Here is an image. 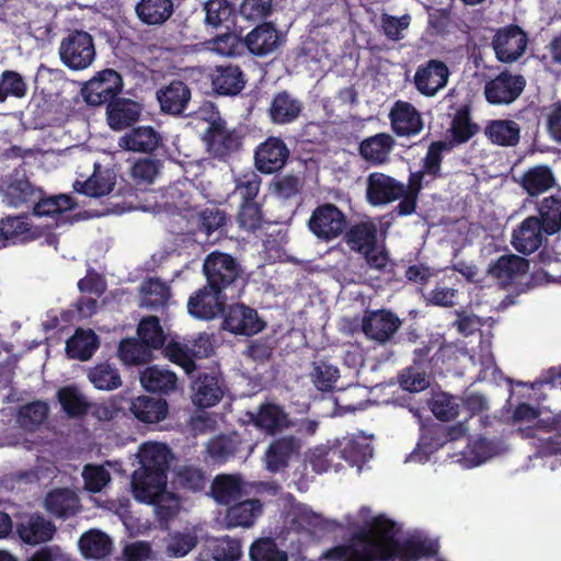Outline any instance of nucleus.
Masks as SVG:
<instances>
[{"label": "nucleus", "instance_id": "obj_1", "mask_svg": "<svg viewBox=\"0 0 561 561\" xmlns=\"http://www.w3.org/2000/svg\"><path fill=\"white\" fill-rule=\"evenodd\" d=\"M400 527L385 515L373 518L369 526L354 531L342 545L325 550L322 561H419L438 554L439 542L421 534L400 541Z\"/></svg>", "mask_w": 561, "mask_h": 561}, {"label": "nucleus", "instance_id": "obj_2", "mask_svg": "<svg viewBox=\"0 0 561 561\" xmlns=\"http://www.w3.org/2000/svg\"><path fill=\"white\" fill-rule=\"evenodd\" d=\"M138 456L140 467L134 471L130 481L134 497L140 503L154 505L161 517H173L176 514V504H163L165 497H171L165 491L170 448L164 444L147 443L141 446Z\"/></svg>", "mask_w": 561, "mask_h": 561}, {"label": "nucleus", "instance_id": "obj_3", "mask_svg": "<svg viewBox=\"0 0 561 561\" xmlns=\"http://www.w3.org/2000/svg\"><path fill=\"white\" fill-rule=\"evenodd\" d=\"M203 275L210 287L221 289L233 297L243 283V267L237 257L229 253L213 251L203 262Z\"/></svg>", "mask_w": 561, "mask_h": 561}, {"label": "nucleus", "instance_id": "obj_4", "mask_svg": "<svg viewBox=\"0 0 561 561\" xmlns=\"http://www.w3.org/2000/svg\"><path fill=\"white\" fill-rule=\"evenodd\" d=\"M58 54L60 61L70 70L89 68L95 59L94 39L83 30L69 31L60 41Z\"/></svg>", "mask_w": 561, "mask_h": 561}, {"label": "nucleus", "instance_id": "obj_5", "mask_svg": "<svg viewBox=\"0 0 561 561\" xmlns=\"http://www.w3.org/2000/svg\"><path fill=\"white\" fill-rule=\"evenodd\" d=\"M307 226L317 239L331 242L344 233L348 220L345 213L335 204L323 203L312 210Z\"/></svg>", "mask_w": 561, "mask_h": 561}, {"label": "nucleus", "instance_id": "obj_6", "mask_svg": "<svg viewBox=\"0 0 561 561\" xmlns=\"http://www.w3.org/2000/svg\"><path fill=\"white\" fill-rule=\"evenodd\" d=\"M124 88L123 77L114 69L98 71L81 88L84 102L91 106L106 105L119 96Z\"/></svg>", "mask_w": 561, "mask_h": 561}, {"label": "nucleus", "instance_id": "obj_7", "mask_svg": "<svg viewBox=\"0 0 561 561\" xmlns=\"http://www.w3.org/2000/svg\"><path fill=\"white\" fill-rule=\"evenodd\" d=\"M112 413L128 409L134 417L144 424H157L163 421L169 413L165 399L139 396L135 399L115 397L110 402Z\"/></svg>", "mask_w": 561, "mask_h": 561}, {"label": "nucleus", "instance_id": "obj_8", "mask_svg": "<svg viewBox=\"0 0 561 561\" xmlns=\"http://www.w3.org/2000/svg\"><path fill=\"white\" fill-rule=\"evenodd\" d=\"M207 151L215 159L226 161L242 146V138L236 129H229L224 118L217 115L203 135Z\"/></svg>", "mask_w": 561, "mask_h": 561}, {"label": "nucleus", "instance_id": "obj_9", "mask_svg": "<svg viewBox=\"0 0 561 561\" xmlns=\"http://www.w3.org/2000/svg\"><path fill=\"white\" fill-rule=\"evenodd\" d=\"M229 297V294L206 283L190 296L187 311L199 320L216 319L225 313Z\"/></svg>", "mask_w": 561, "mask_h": 561}, {"label": "nucleus", "instance_id": "obj_10", "mask_svg": "<svg viewBox=\"0 0 561 561\" xmlns=\"http://www.w3.org/2000/svg\"><path fill=\"white\" fill-rule=\"evenodd\" d=\"M525 87L526 79L522 75L504 70L485 82L483 93L491 105H508L519 98Z\"/></svg>", "mask_w": 561, "mask_h": 561}, {"label": "nucleus", "instance_id": "obj_11", "mask_svg": "<svg viewBox=\"0 0 561 561\" xmlns=\"http://www.w3.org/2000/svg\"><path fill=\"white\" fill-rule=\"evenodd\" d=\"M402 325V320L387 309L367 310L362 320L365 336L379 344L389 342Z\"/></svg>", "mask_w": 561, "mask_h": 561}, {"label": "nucleus", "instance_id": "obj_12", "mask_svg": "<svg viewBox=\"0 0 561 561\" xmlns=\"http://www.w3.org/2000/svg\"><path fill=\"white\" fill-rule=\"evenodd\" d=\"M527 41V34L520 26L510 24L496 31L491 44L497 60L511 64L525 53Z\"/></svg>", "mask_w": 561, "mask_h": 561}, {"label": "nucleus", "instance_id": "obj_13", "mask_svg": "<svg viewBox=\"0 0 561 561\" xmlns=\"http://www.w3.org/2000/svg\"><path fill=\"white\" fill-rule=\"evenodd\" d=\"M290 150L286 142L276 136H270L254 150V165L263 174L280 171L287 163Z\"/></svg>", "mask_w": 561, "mask_h": 561}, {"label": "nucleus", "instance_id": "obj_14", "mask_svg": "<svg viewBox=\"0 0 561 561\" xmlns=\"http://www.w3.org/2000/svg\"><path fill=\"white\" fill-rule=\"evenodd\" d=\"M222 316V328L233 334L252 336L263 331L266 325L257 311L244 304L228 306Z\"/></svg>", "mask_w": 561, "mask_h": 561}, {"label": "nucleus", "instance_id": "obj_15", "mask_svg": "<svg viewBox=\"0 0 561 561\" xmlns=\"http://www.w3.org/2000/svg\"><path fill=\"white\" fill-rule=\"evenodd\" d=\"M449 76V68L443 60L430 59L416 68L413 83L422 95L433 98L447 85Z\"/></svg>", "mask_w": 561, "mask_h": 561}, {"label": "nucleus", "instance_id": "obj_16", "mask_svg": "<svg viewBox=\"0 0 561 561\" xmlns=\"http://www.w3.org/2000/svg\"><path fill=\"white\" fill-rule=\"evenodd\" d=\"M283 42V35L275 24L264 21L254 26L243 38L249 53L256 57H266L274 54Z\"/></svg>", "mask_w": 561, "mask_h": 561}, {"label": "nucleus", "instance_id": "obj_17", "mask_svg": "<svg viewBox=\"0 0 561 561\" xmlns=\"http://www.w3.org/2000/svg\"><path fill=\"white\" fill-rule=\"evenodd\" d=\"M403 193V183L388 174L373 172L367 178L366 201L371 206L401 201Z\"/></svg>", "mask_w": 561, "mask_h": 561}, {"label": "nucleus", "instance_id": "obj_18", "mask_svg": "<svg viewBox=\"0 0 561 561\" xmlns=\"http://www.w3.org/2000/svg\"><path fill=\"white\" fill-rule=\"evenodd\" d=\"M213 91L221 96H237L245 88L247 78L238 65L216 66L210 73Z\"/></svg>", "mask_w": 561, "mask_h": 561}, {"label": "nucleus", "instance_id": "obj_19", "mask_svg": "<svg viewBox=\"0 0 561 561\" xmlns=\"http://www.w3.org/2000/svg\"><path fill=\"white\" fill-rule=\"evenodd\" d=\"M156 98L162 113L181 116L188 107L192 91L185 82L172 80L169 84L157 90Z\"/></svg>", "mask_w": 561, "mask_h": 561}, {"label": "nucleus", "instance_id": "obj_20", "mask_svg": "<svg viewBox=\"0 0 561 561\" xmlns=\"http://www.w3.org/2000/svg\"><path fill=\"white\" fill-rule=\"evenodd\" d=\"M304 102L287 90L276 92L267 108V116L274 125L295 123L304 112Z\"/></svg>", "mask_w": 561, "mask_h": 561}, {"label": "nucleus", "instance_id": "obj_21", "mask_svg": "<svg viewBox=\"0 0 561 561\" xmlns=\"http://www.w3.org/2000/svg\"><path fill=\"white\" fill-rule=\"evenodd\" d=\"M545 230L537 216H528L514 230L512 245L523 254L536 252L545 241Z\"/></svg>", "mask_w": 561, "mask_h": 561}, {"label": "nucleus", "instance_id": "obj_22", "mask_svg": "<svg viewBox=\"0 0 561 561\" xmlns=\"http://www.w3.org/2000/svg\"><path fill=\"white\" fill-rule=\"evenodd\" d=\"M194 403L202 409L216 405L224 398L226 383L220 374L204 373L201 374L193 385Z\"/></svg>", "mask_w": 561, "mask_h": 561}, {"label": "nucleus", "instance_id": "obj_23", "mask_svg": "<svg viewBox=\"0 0 561 561\" xmlns=\"http://www.w3.org/2000/svg\"><path fill=\"white\" fill-rule=\"evenodd\" d=\"M142 105L131 99L117 96L106 104V123L114 131H119L138 122Z\"/></svg>", "mask_w": 561, "mask_h": 561}, {"label": "nucleus", "instance_id": "obj_24", "mask_svg": "<svg viewBox=\"0 0 561 561\" xmlns=\"http://www.w3.org/2000/svg\"><path fill=\"white\" fill-rule=\"evenodd\" d=\"M38 237L28 215H10L0 220V248L33 241Z\"/></svg>", "mask_w": 561, "mask_h": 561}, {"label": "nucleus", "instance_id": "obj_25", "mask_svg": "<svg viewBox=\"0 0 561 561\" xmlns=\"http://www.w3.org/2000/svg\"><path fill=\"white\" fill-rule=\"evenodd\" d=\"M300 448V439L293 435L274 439L265 451L266 469L271 472L284 470L290 459L299 455Z\"/></svg>", "mask_w": 561, "mask_h": 561}, {"label": "nucleus", "instance_id": "obj_26", "mask_svg": "<svg viewBox=\"0 0 561 561\" xmlns=\"http://www.w3.org/2000/svg\"><path fill=\"white\" fill-rule=\"evenodd\" d=\"M56 526L41 514H31L16 525L19 538L27 545H41L53 539Z\"/></svg>", "mask_w": 561, "mask_h": 561}, {"label": "nucleus", "instance_id": "obj_27", "mask_svg": "<svg viewBox=\"0 0 561 561\" xmlns=\"http://www.w3.org/2000/svg\"><path fill=\"white\" fill-rule=\"evenodd\" d=\"M389 116L392 130L397 136H415L424 127L420 112L405 101H397Z\"/></svg>", "mask_w": 561, "mask_h": 561}, {"label": "nucleus", "instance_id": "obj_28", "mask_svg": "<svg viewBox=\"0 0 561 561\" xmlns=\"http://www.w3.org/2000/svg\"><path fill=\"white\" fill-rule=\"evenodd\" d=\"M118 144L128 151L152 153L162 145V137L151 126H139L122 136Z\"/></svg>", "mask_w": 561, "mask_h": 561}, {"label": "nucleus", "instance_id": "obj_29", "mask_svg": "<svg viewBox=\"0 0 561 561\" xmlns=\"http://www.w3.org/2000/svg\"><path fill=\"white\" fill-rule=\"evenodd\" d=\"M173 13V0H138L135 4V14L146 26H162Z\"/></svg>", "mask_w": 561, "mask_h": 561}, {"label": "nucleus", "instance_id": "obj_30", "mask_svg": "<svg viewBox=\"0 0 561 561\" xmlns=\"http://www.w3.org/2000/svg\"><path fill=\"white\" fill-rule=\"evenodd\" d=\"M263 513V505L257 499L237 502L226 511L224 523L226 528L251 527L255 519Z\"/></svg>", "mask_w": 561, "mask_h": 561}, {"label": "nucleus", "instance_id": "obj_31", "mask_svg": "<svg viewBox=\"0 0 561 561\" xmlns=\"http://www.w3.org/2000/svg\"><path fill=\"white\" fill-rule=\"evenodd\" d=\"M76 207V203L72 197L66 194H59L54 196L43 195L36 201L33 206V215L37 217H54L57 216L56 225L60 226L66 222H72L67 220L65 213Z\"/></svg>", "mask_w": 561, "mask_h": 561}, {"label": "nucleus", "instance_id": "obj_32", "mask_svg": "<svg viewBox=\"0 0 561 561\" xmlns=\"http://www.w3.org/2000/svg\"><path fill=\"white\" fill-rule=\"evenodd\" d=\"M243 480L237 474H218L211 482L210 495L220 505H230L243 496Z\"/></svg>", "mask_w": 561, "mask_h": 561}, {"label": "nucleus", "instance_id": "obj_33", "mask_svg": "<svg viewBox=\"0 0 561 561\" xmlns=\"http://www.w3.org/2000/svg\"><path fill=\"white\" fill-rule=\"evenodd\" d=\"M253 424L268 435H275L278 432L289 427V416L283 407L275 403L261 404L256 415L253 417Z\"/></svg>", "mask_w": 561, "mask_h": 561}, {"label": "nucleus", "instance_id": "obj_34", "mask_svg": "<svg viewBox=\"0 0 561 561\" xmlns=\"http://www.w3.org/2000/svg\"><path fill=\"white\" fill-rule=\"evenodd\" d=\"M344 240L350 249L363 254L377 247V227L371 221H360L346 228Z\"/></svg>", "mask_w": 561, "mask_h": 561}, {"label": "nucleus", "instance_id": "obj_35", "mask_svg": "<svg viewBox=\"0 0 561 561\" xmlns=\"http://www.w3.org/2000/svg\"><path fill=\"white\" fill-rule=\"evenodd\" d=\"M529 271V261L517 254L501 255L489 267V273L496 279L505 283H512L517 277L527 274Z\"/></svg>", "mask_w": 561, "mask_h": 561}, {"label": "nucleus", "instance_id": "obj_36", "mask_svg": "<svg viewBox=\"0 0 561 561\" xmlns=\"http://www.w3.org/2000/svg\"><path fill=\"white\" fill-rule=\"evenodd\" d=\"M44 506L49 514L58 518H68L78 512L79 497L69 489H55L47 493Z\"/></svg>", "mask_w": 561, "mask_h": 561}, {"label": "nucleus", "instance_id": "obj_37", "mask_svg": "<svg viewBox=\"0 0 561 561\" xmlns=\"http://www.w3.org/2000/svg\"><path fill=\"white\" fill-rule=\"evenodd\" d=\"M100 346L99 336L92 330L77 329L66 342V353L69 358L88 360Z\"/></svg>", "mask_w": 561, "mask_h": 561}, {"label": "nucleus", "instance_id": "obj_38", "mask_svg": "<svg viewBox=\"0 0 561 561\" xmlns=\"http://www.w3.org/2000/svg\"><path fill=\"white\" fill-rule=\"evenodd\" d=\"M393 138L385 133L365 138L358 147L360 157L373 163L381 164L388 160V156L393 147Z\"/></svg>", "mask_w": 561, "mask_h": 561}, {"label": "nucleus", "instance_id": "obj_39", "mask_svg": "<svg viewBox=\"0 0 561 561\" xmlns=\"http://www.w3.org/2000/svg\"><path fill=\"white\" fill-rule=\"evenodd\" d=\"M484 133L492 144L503 147L515 146L520 138L519 125L511 119L491 121Z\"/></svg>", "mask_w": 561, "mask_h": 561}, {"label": "nucleus", "instance_id": "obj_40", "mask_svg": "<svg viewBox=\"0 0 561 561\" xmlns=\"http://www.w3.org/2000/svg\"><path fill=\"white\" fill-rule=\"evenodd\" d=\"M556 184L554 175L547 165H536L527 171L520 178V185L530 196H537Z\"/></svg>", "mask_w": 561, "mask_h": 561}, {"label": "nucleus", "instance_id": "obj_41", "mask_svg": "<svg viewBox=\"0 0 561 561\" xmlns=\"http://www.w3.org/2000/svg\"><path fill=\"white\" fill-rule=\"evenodd\" d=\"M176 375L170 370L149 366L140 373L141 386L149 392L168 393L176 388Z\"/></svg>", "mask_w": 561, "mask_h": 561}, {"label": "nucleus", "instance_id": "obj_42", "mask_svg": "<svg viewBox=\"0 0 561 561\" xmlns=\"http://www.w3.org/2000/svg\"><path fill=\"white\" fill-rule=\"evenodd\" d=\"M79 549L85 559H102L111 553L112 541L103 531L91 529L81 535Z\"/></svg>", "mask_w": 561, "mask_h": 561}, {"label": "nucleus", "instance_id": "obj_43", "mask_svg": "<svg viewBox=\"0 0 561 561\" xmlns=\"http://www.w3.org/2000/svg\"><path fill=\"white\" fill-rule=\"evenodd\" d=\"M99 168L100 167L96 165L92 175L85 181H76L73 183V190L77 193L94 198L108 195L115 186V179L107 172H100Z\"/></svg>", "mask_w": 561, "mask_h": 561}, {"label": "nucleus", "instance_id": "obj_44", "mask_svg": "<svg viewBox=\"0 0 561 561\" xmlns=\"http://www.w3.org/2000/svg\"><path fill=\"white\" fill-rule=\"evenodd\" d=\"M426 172L416 171L409 175L408 184L403 183L402 199L394 208V213L400 217H405L414 214L417 208V201L421 191L423 190V180Z\"/></svg>", "mask_w": 561, "mask_h": 561}, {"label": "nucleus", "instance_id": "obj_45", "mask_svg": "<svg viewBox=\"0 0 561 561\" xmlns=\"http://www.w3.org/2000/svg\"><path fill=\"white\" fill-rule=\"evenodd\" d=\"M539 224L547 236L561 231V196L550 195L538 204Z\"/></svg>", "mask_w": 561, "mask_h": 561}, {"label": "nucleus", "instance_id": "obj_46", "mask_svg": "<svg viewBox=\"0 0 561 561\" xmlns=\"http://www.w3.org/2000/svg\"><path fill=\"white\" fill-rule=\"evenodd\" d=\"M43 195V190L34 186L27 179L13 180L5 190V197L10 206L35 205Z\"/></svg>", "mask_w": 561, "mask_h": 561}, {"label": "nucleus", "instance_id": "obj_47", "mask_svg": "<svg viewBox=\"0 0 561 561\" xmlns=\"http://www.w3.org/2000/svg\"><path fill=\"white\" fill-rule=\"evenodd\" d=\"M479 130V126L471 121V106L463 104L457 108L450 124L451 144H465Z\"/></svg>", "mask_w": 561, "mask_h": 561}, {"label": "nucleus", "instance_id": "obj_48", "mask_svg": "<svg viewBox=\"0 0 561 561\" xmlns=\"http://www.w3.org/2000/svg\"><path fill=\"white\" fill-rule=\"evenodd\" d=\"M152 348L139 339H124L118 345V356L126 365L147 364L152 359Z\"/></svg>", "mask_w": 561, "mask_h": 561}, {"label": "nucleus", "instance_id": "obj_49", "mask_svg": "<svg viewBox=\"0 0 561 561\" xmlns=\"http://www.w3.org/2000/svg\"><path fill=\"white\" fill-rule=\"evenodd\" d=\"M57 399L69 417H81L90 409V403L76 386H65L58 389Z\"/></svg>", "mask_w": 561, "mask_h": 561}, {"label": "nucleus", "instance_id": "obj_50", "mask_svg": "<svg viewBox=\"0 0 561 561\" xmlns=\"http://www.w3.org/2000/svg\"><path fill=\"white\" fill-rule=\"evenodd\" d=\"M241 439L238 435H217L206 446L208 456L218 463L226 462L239 451Z\"/></svg>", "mask_w": 561, "mask_h": 561}, {"label": "nucleus", "instance_id": "obj_51", "mask_svg": "<svg viewBox=\"0 0 561 561\" xmlns=\"http://www.w3.org/2000/svg\"><path fill=\"white\" fill-rule=\"evenodd\" d=\"M88 378L99 390L111 391L122 386L118 369L108 362L100 363L89 369Z\"/></svg>", "mask_w": 561, "mask_h": 561}, {"label": "nucleus", "instance_id": "obj_52", "mask_svg": "<svg viewBox=\"0 0 561 561\" xmlns=\"http://www.w3.org/2000/svg\"><path fill=\"white\" fill-rule=\"evenodd\" d=\"M205 22L215 28L230 27L233 23L234 7L228 0H208L205 3Z\"/></svg>", "mask_w": 561, "mask_h": 561}, {"label": "nucleus", "instance_id": "obj_53", "mask_svg": "<svg viewBox=\"0 0 561 561\" xmlns=\"http://www.w3.org/2000/svg\"><path fill=\"white\" fill-rule=\"evenodd\" d=\"M261 184L262 179L254 171L242 173L236 179L232 196L239 199V204L256 203Z\"/></svg>", "mask_w": 561, "mask_h": 561}, {"label": "nucleus", "instance_id": "obj_54", "mask_svg": "<svg viewBox=\"0 0 561 561\" xmlns=\"http://www.w3.org/2000/svg\"><path fill=\"white\" fill-rule=\"evenodd\" d=\"M144 305L150 310H159L167 306L171 293L170 287L159 278L147 279L141 287Z\"/></svg>", "mask_w": 561, "mask_h": 561}, {"label": "nucleus", "instance_id": "obj_55", "mask_svg": "<svg viewBox=\"0 0 561 561\" xmlns=\"http://www.w3.org/2000/svg\"><path fill=\"white\" fill-rule=\"evenodd\" d=\"M137 335L152 350H160L165 343V334L156 316L145 317L137 327Z\"/></svg>", "mask_w": 561, "mask_h": 561}, {"label": "nucleus", "instance_id": "obj_56", "mask_svg": "<svg viewBox=\"0 0 561 561\" xmlns=\"http://www.w3.org/2000/svg\"><path fill=\"white\" fill-rule=\"evenodd\" d=\"M27 83L24 78L14 70H4L0 75V103L8 98L23 99L27 94Z\"/></svg>", "mask_w": 561, "mask_h": 561}, {"label": "nucleus", "instance_id": "obj_57", "mask_svg": "<svg viewBox=\"0 0 561 561\" xmlns=\"http://www.w3.org/2000/svg\"><path fill=\"white\" fill-rule=\"evenodd\" d=\"M236 218L240 229L255 232L262 228L264 222L262 204L260 202L239 204Z\"/></svg>", "mask_w": 561, "mask_h": 561}, {"label": "nucleus", "instance_id": "obj_58", "mask_svg": "<svg viewBox=\"0 0 561 561\" xmlns=\"http://www.w3.org/2000/svg\"><path fill=\"white\" fill-rule=\"evenodd\" d=\"M163 354L170 362L182 367L186 374L196 369L192 350L178 341L170 340L163 348Z\"/></svg>", "mask_w": 561, "mask_h": 561}, {"label": "nucleus", "instance_id": "obj_59", "mask_svg": "<svg viewBox=\"0 0 561 561\" xmlns=\"http://www.w3.org/2000/svg\"><path fill=\"white\" fill-rule=\"evenodd\" d=\"M210 551L216 561H238L241 557V542L229 536L215 538Z\"/></svg>", "mask_w": 561, "mask_h": 561}, {"label": "nucleus", "instance_id": "obj_60", "mask_svg": "<svg viewBox=\"0 0 561 561\" xmlns=\"http://www.w3.org/2000/svg\"><path fill=\"white\" fill-rule=\"evenodd\" d=\"M431 411L443 422L455 420L459 415L458 399L449 393L439 392L431 401Z\"/></svg>", "mask_w": 561, "mask_h": 561}, {"label": "nucleus", "instance_id": "obj_61", "mask_svg": "<svg viewBox=\"0 0 561 561\" xmlns=\"http://www.w3.org/2000/svg\"><path fill=\"white\" fill-rule=\"evenodd\" d=\"M340 377L339 369L325 362L313 364L311 379L316 388L322 392L332 391Z\"/></svg>", "mask_w": 561, "mask_h": 561}, {"label": "nucleus", "instance_id": "obj_62", "mask_svg": "<svg viewBox=\"0 0 561 561\" xmlns=\"http://www.w3.org/2000/svg\"><path fill=\"white\" fill-rule=\"evenodd\" d=\"M227 222L226 211L218 207H207L199 211L197 231L204 233L207 239L221 229Z\"/></svg>", "mask_w": 561, "mask_h": 561}, {"label": "nucleus", "instance_id": "obj_63", "mask_svg": "<svg viewBox=\"0 0 561 561\" xmlns=\"http://www.w3.org/2000/svg\"><path fill=\"white\" fill-rule=\"evenodd\" d=\"M250 557L252 561H288L287 553L279 550L270 538L254 542L250 549Z\"/></svg>", "mask_w": 561, "mask_h": 561}, {"label": "nucleus", "instance_id": "obj_64", "mask_svg": "<svg viewBox=\"0 0 561 561\" xmlns=\"http://www.w3.org/2000/svg\"><path fill=\"white\" fill-rule=\"evenodd\" d=\"M180 485L194 493L205 490L207 478L203 469L195 466H183L176 473Z\"/></svg>", "mask_w": 561, "mask_h": 561}]
</instances>
